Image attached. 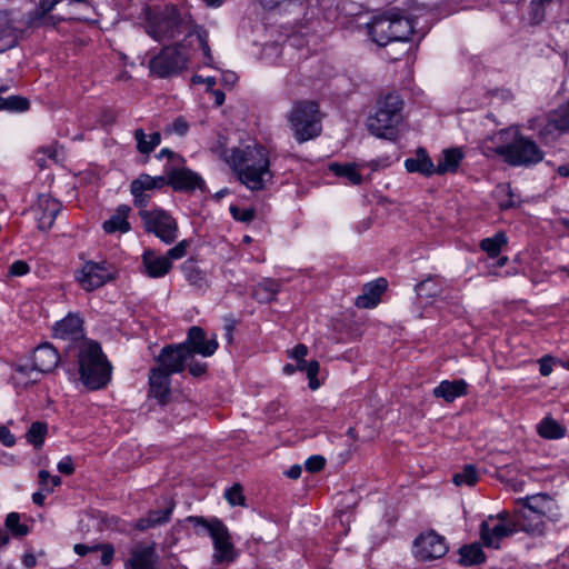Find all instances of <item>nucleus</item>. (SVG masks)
<instances>
[{
    "mask_svg": "<svg viewBox=\"0 0 569 569\" xmlns=\"http://www.w3.org/2000/svg\"><path fill=\"white\" fill-rule=\"evenodd\" d=\"M146 18V31L154 40L169 41L181 34L196 37L199 48L206 58L204 63L211 66L212 54L208 43V32L198 26H192L189 18L182 17L178 8L168 4L163 9L147 7L143 10Z\"/></svg>",
    "mask_w": 569,
    "mask_h": 569,
    "instance_id": "nucleus-1",
    "label": "nucleus"
},
{
    "mask_svg": "<svg viewBox=\"0 0 569 569\" xmlns=\"http://www.w3.org/2000/svg\"><path fill=\"white\" fill-rule=\"evenodd\" d=\"M224 161L237 172L239 180L250 190H261L272 178L268 151L260 144L233 148L222 152Z\"/></svg>",
    "mask_w": 569,
    "mask_h": 569,
    "instance_id": "nucleus-2",
    "label": "nucleus"
},
{
    "mask_svg": "<svg viewBox=\"0 0 569 569\" xmlns=\"http://www.w3.org/2000/svg\"><path fill=\"white\" fill-rule=\"evenodd\" d=\"M78 365L81 382L90 390L104 388L111 379L112 366L100 345L81 339L77 343Z\"/></svg>",
    "mask_w": 569,
    "mask_h": 569,
    "instance_id": "nucleus-3",
    "label": "nucleus"
},
{
    "mask_svg": "<svg viewBox=\"0 0 569 569\" xmlns=\"http://www.w3.org/2000/svg\"><path fill=\"white\" fill-rule=\"evenodd\" d=\"M286 120L298 143L313 140L322 131V113L315 100H296L286 113Z\"/></svg>",
    "mask_w": 569,
    "mask_h": 569,
    "instance_id": "nucleus-4",
    "label": "nucleus"
},
{
    "mask_svg": "<svg viewBox=\"0 0 569 569\" xmlns=\"http://www.w3.org/2000/svg\"><path fill=\"white\" fill-rule=\"evenodd\" d=\"M518 527L530 533H541L543 531L542 515L528 501L525 503V510L517 521L498 522L492 528L485 521L480 527V536L487 547L497 549L500 540L517 532Z\"/></svg>",
    "mask_w": 569,
    "mask_h": 569,
    "instance_id": "nucleus-5",
    "label": "nucleus"
},
{
    "mask_svg": "<svg viewBox=\"0 0 569 569\" xmlns=\"http://www.w3.org/2000/svg\"><path fill=\"white\" fill-rule=\"evenodd\" d=\"M403 101L396 92L387 93L377 101V110L368 118V130L378 138L395 140L402 121Z\"/></svg>",
    "mask_w": 569,
    "mask_h": 569,
    "instance_id": "nucleus-6",
    "label": "nucleus"
},
{
    "mask_svg": "<svg viewBox=\"0 0 569 569\" xmlns=\"http://www.w3.org/2000/svg\"><path fill=\"white\" fill-rule=\"evenodd\" d=\"M497 136L501 139L512 136L509 143L497 146L493 149V152L502 157L508 164L529 167L543 159V152L537 143L522 136L517 129L501 130Z\"/></svg>",
    "mask_w": 569,
    "mask_h": 569,
    "instance_id": "nucleus-7",
    "label": "nucleus"
},
{
    "mask_svg": "<svg viewBox=\"0 0 569 569\" xmlns=\"http://www.w3.org/2000/svg\"><path fill=\"white\" fill-rule=\"evenodd\" d=\"M367 29L371 39L380 47L393 41H408L413 33L411 19L398 14L375 18L367 24Z\"/></svg>",
    "mask_w": 569,
    "mask_h": 569,
    "instance_id": "nucleus-8",
    "label": "nucleus"
},
{
    "mask_svg": "<svg viewBox=\"0 0 569 569\" xmlns=\"http://www.w3.org/2000/svg\"><path fill=\"white\" fill-rule=\"evenodd\" d=\"M187 521L192 523L196 528L201 527L207 531L213 540L214 545V561L223 562L233 559V546L230 542V536L223 522L217 518L206 519L204 517L191 516Z\"/></svg>",
    "mask_w": 569,
    "mask_h": 569,
    "instance_id": "nucleus-9",
    "label": "nucleus"
},
{
    "mask_svg": "<svg viewBox=\"0 0 569 569\" xmlns=\"http://www.w3.org/2000/svg\"><path fill=\"white\" fill-rule=\"evenodd\" d=\"M189 53L182 43L164 47L150 60V70L159 78H168L187 69Z\"/></svg>",
    "mask_w": 569,
    "mask_h": 569,
    "instance_id": "nucleus-10",
    "label": "nucleus"
},
{
    "mask_svg": "<svg viewBox=\"0 0 569 569\" xmlns=\"http://www.w3.org/2000/svg\"><path fill=\"white\" fill-rule=\"evenodd\" d=\"M139 216L143 221L147 232L154 233L164 243H172L178 237V223L176 219L162 209L140 210Z\"/></svg>",
    "mask_w": 569,
    "mask_h": 569,
    "instance_id": "nucleus-11",
    "label": "nucleus"
},
{
    "mask_svg": "<svg viewBox=\"0 0 569 569\" xmlns=\"http://www.w3.org/2000/svg\"><path fill=\"white\" fill-rule=\"evenodd\" d=\"M114 277V268L106 261H87L82 268L74 273L76 280L86 291H93L113 280Z\"/></svg>",
    "mask_w": 569,
    "mask_h": 569,
    "instance_id": "nucleus-12",
    "label": "nucleus"
},
{
    "mask_svg": "<svg viewBox=\"0 0 569 569\" xmlns=\"http://www.w3.org/2000/svg\"><path fill=\"white\" fill-rule=\"evenodd\" d=\"M448 546L442 536L431 530L418 536L413 541V556L419 561H431L443 557Z\"/></svg>",
    "mask_w": 569,
    "mask_h": 569,
    "instance_id": "nucleus-13",
    "label": "nucleus"
},
{
    "mask_svg": "<svg viewBox=\"0 0 569 569\" xmlns=\"http://www.w3.org/2000/svg\"><path fill=\"white\" fill-rule=\"evenodd\" d=\"M191 360L190 351L187 345H171L162 348L157 357L158 367L162 372L168 375L182 372L187 363Z\"/></svg>",
    "mask_w": 569,
    "mask_h": 569,
    "instance_id": "nucleus-14",
    "label": "nucleus"
},
{
    "mask_svg": "<svg viewBox=\"0 0 569 569\" xmlns=\"http://www.w3.org/2000/svg\"><path fill=\"white\" fill-rule=\"evenodd\" d=\"M61 210V203L48 194H41L32 207L40 230H49Z\"/></svg>",
    "mask_w": 569,
    "mask_h": 569,
    "instance_id": "nucleus-15",
    "label": "nucleus"
},
{
    "mask_svg": "<svg viewBox=\"0 0 569 569\" xmlns=\"http://www.w3.org/2000/svg\"><path fill=\"white\" fill-rule=\"evenodd\" d=\"M181 345L188 346L191 359L194 353L203 357H210L218 349L216 337L207 339L204 330L198 326H193L189 329L187 340Z\"/></svg>",
    "mask_w": 569,
    "mask_h": 569,
    "instance_id": "nucleus-16",
    "label": "nucleus"
},
{
    "mask_svg": "<svg viewBox=\"0 0 569 569\" xmlns=\"http://www.w3.org/2000/svg\"><path fill=\"white\" fill-rule=\"evenodd\" d=\"M166 179L167 184H170L178 191H191L197 188L201 189L204 186V181L199 174L186 168L171 170Z\"/></svg>",
    "mask_w": 569,
    "mask_h": 569,
    "instance_id": "nucleus-17",
    "label": "nucleus"
},
{
    "mask_svg": "<svg viewBox=\"0 0 569 569\" xmlns=\"http://www.w3.org/2000/svg\"><path fill=\"white\" fill-rule=\"evenodd\" d=\"M569 130V101L560 106L551 116L540 131L542 139H551Z\"/></svg>",
    "mask_w": 569,
    "mask_h": 569,
    "instance_id": "nucleus-18",
    "label": "nucleus"
},
{
    "mask_svg": "<svg viewBox=\"0 0 569 569\" xmlns=\"http://www.w3.org/2000/svg\"><path fill=\"white\" fill-rule=\"evenodd\" d=\"M174 509V501L168 497L162 499V503L157 510H150L146 517L140 518L136 528L139 530H147L149 528L167 523Z\"/></svg>",
    "mask_w": 569,
    "mask_h": 569,
    "instance_id": "nucleus-19",
    "label": "nucleus"
},
{
    "mask_svg": "<svg viewBox=\"0 0 569 569\" xmlns=\"http://www.w3.org/2000/svg\"><path fill=\"white\" fill-rule=\"evenodd\" d=\"M60 361L57 349L49 342L38 346L33 352V368L42 373L51 372Z\"/></svg>",
    "mask_w": 569,
    "mask_h": 569,
    "instance_id": "nucleus-20",
    "label": "nucleus"
},
{
    "mask_svg": "<svg viewBox=\"0 0 569 569\" xmlns=\"http://www.w3.org/2000/svg\"><path fill=\"white\" fill-rule=\"evenodd\" d=\"M83 320L79 313H68L62 320L56 322L53 336L63 340H78L82 337Z\"/></svg>",
    "mask_w": 569,
    "mask_h": 569,
    "instance_id": "nucleus-21",
    "label": "nucleus"
},
{
    "mask_svg": "<svg viewBox=\"0 0 569 569\" xmlns=\"http://www.w3.org/2000/svg\"><path fill=\"white\" fill-rule=\"evenodd\" d=\"M170 375L160 369L152 368L149 375L150 395H152L160 405H166L171 395Z\"/></svg>",
    "mask_w": 569,
    "mask_h": 569,
    "instance_id": "nucleus-22",
    "label": "nucleus"
},
{
    "mask_svg": "<svg viewBox=\"0 0 569 569\" xmlns=\"http://www.w3.org/2000/svg\"><path fill=\"white\" fill-rule=\"evenodd\" d=\"M387 280L385 278H379L373 282L366 283L362 289V293L357 297L356 306L358 308H373L379 301L381 295L387 289Z\"/></svg>",
    "mask_w": 569,
    "mask_h": 569,
    "instance_id": "nucleus-23",
    "label": "nucleus"
},
{
    "mask_svg": "<svg viewBox=\"0 0 569 569\" xmlns=\"http://www.w3.org/2000/svg\"><path fill=\"white\" fill-rule=\"evenodd\" d=\"M142 263L146 273L150 278L166 276L172 268V262L166 256H158L154 251L148 250L142 256Z\"/></svg>",
    "mask_w": 569,
    "mask_h": 569,
    "instance_id": "nucleus-24",
    "label": "nucleus"
},
{
    "mask_svg": "<svg viewBox=\"0 0 569 569\" xmlns=\"http://www.w3.org/2000/svg\"><path fill=\"white\" fill-rule=\"evenodd\" d=\"M131 208L128 204H120L114 213L102 223V229L106 233L121 232L126 233L131 230V224L128 221V216Z\"/></svg>",
    "mask_w": 569,
    "mask_h": 569,
    "instance_id": "nucleus-25",
    "label": "nucleus"
},
{
    "mask_svg": "<svg viewBox=\"0 0 569 569\" xmlns=\"http://www.w3.org/2000/svg\"><path fill=\"white\" fill-rule=\"evenodd\" d=\"M468 385L465 380H443L435 389L433 396L446 402H452L459 397L467 395Z\"/></svg>",
    "mask_w": 569,
    "mask_h": 569,
    "instance_id": "nucleus-26",
    "label": "nucleus"
},
{
    "mask_svg": "<svg viewBox=\"0 0 569 569\" xmlns=\"http://www.w3.org/2000/svg\"><path fill=\"white\" fill-rule=\"evenodd\" d=\"M405 167L408 172H418L427 177L436 173V167L423 148H418L415 157L406 159Z\"/></svg>",
    "mask_w": 569,
    "mask_h": 569,
    "instance_id": "nucleus-27",
    "label": "nucleus"
},
{
    "mask_svg": "<svg viewBox=\"0 0 569 569\" xmlns=\"http://www.w3.org/2000/svg\"><path fill=\"white\" fill-rule=\"evenodd\" d=\"M156 559L152 547L138 548L132 551L128 569H156Z\"/></svg>",
    "mask_w": 569,
    "mask_h": 569,
    "instance_id": "nucleus-28",
    "label": "nucleus"
},
{
    "mask_svg": "<svg viewBox=\"0 0 569 569\" xmlns=\"http://www.w3.org/2000/svg\"><path fill=\"white\" fill-rule=\"evenodd\" d=\"M280 287L279 281L274 279H264L252 289L251 296L261 303L270 302L279 292Z\"/></svg>",
    "mask_w": 569,
    "mask_h": 569,
    "instance_id": "nucleus-29",
    "label": "nucleus"
},
{
    "mask_svg": "<svg viewBox=\"0 0 569 569\" xmlns=\"http://www.w3.org/2000/svg\"><path fill=\"white\" fill-rule=\"evenodd\" d=\"M17 44L16 29L7 13L0 12V52L6 51Z\"/></svg>",
    "mask_w": 569,
    "mask_h": 569,
    "instance_id": "nucleus-30",
    "label": "nucleus"
},
{
    "mask_svg": "<svg viewBox=\"0 0 569 569\" xmlns=\"http://www.w3.org/2000/svg\"><path fill=\"white\" fill-rule=\"evenodd\" d=\"M538 433L545 439H561L566 436L567 429L557 420L546 417L537 427Z\"/></svg>",
    "mask_w": 569,
    "mask_h": 569,
    "instance_id": "nucleus-31",
    "label": "nucleus"
},
{
    "mask_svg": "<svg viewBox=\"0 0 569 569\" xmlns=\"http://www.w3.org/2000/svg\"><path fill=\"white\" fill-rule=\"evenodd\" d=\"M462 159V153L459 149L445 150L442 158L436 167V173L443 174L447 172H456Z\"/></svg>",
    "mask_w": 569,
    "mask_h": 569,
    "instance_id": "nucleus-32",
    "label": "nucleus"
},
{
    "mask_svg": "<svg viewBox=\"0 0 569 569\" xmlns=\"http://www.w3.org/2000/svg\"><path fill=\"white\" fill-rule=\"evenodd\" d=\"M459 562L462 566L479 565L485 561V553L480 545L472 543L463 546L459 549Z\"/></svg>",
    "mask_w": 569,
    "mask_h": 569,
    "instance_id": "nucleus-33",
    "label": "nucleus"
},
{
    "mask_svg": "<svg viewBox=\"0 0 569 569\" xmlns=\"http://www.w3.org/2000/svg\"><path fill=\"white\" fill-rule=\"evenodd\" d=\"M166 184H167L166 177H162V176L151 177L149 174L142 173L137 179L131 181L130 188H134V190L148 192V191L161 189Z\"/></svg>",
    "mask_w": 569,
    "mask_h": 569,
    "instance_id": "nucleus-34",
    "label": "nucleus"
},
{
    "mask_svg": "<svg viewBox=\"0 0 569 569\" xmlns=\"http://www.w3.org/2000/svg\"><path fill=\"white\" fill-rule=\"evenodd\" d=\"M133 134L137 141V149L142 154H149L161 142V136L159 132L151 133L149 139H147V134L142 129L134 130Z\"/></svg>",
    "mask_w": 569,
    "mask_h": 569,
    "instance_id": "nucleus-35",
    "label": "nucleus"
},
{
    "mask_svg": "<svg viewBox=\"0 0 569 569\" xmlns=\"http://www.w3.org/2000/svg\"><path fill=\"white\" fill-rule=\"evenodd\" d=\"M183 273L187 278V280L190 282V284L202 289L208 286V279L206 273L200 270L194 262L192 261H186L182 264Z\"/></svg>",
    "mask_w": 569,
    "mask_h": 569,
    "instance_id": "nucleus-36",
    "label": "nucleus"
},
{
    "mask_svg": "<svg viewBox=\"0 0 569 569\" xmlns=\"http://www.w3.org/2000/svg\"><path fill=\"white\" fill-rule=\"evenodd\" d=\"M330 170L338 177L347 178L352 184H360L362 181L361 174L357 170L355 163H331Z\"/></svg>",
    "mask_w": 569,
    "mask_h": 569,
    "instance_id": "nucleus-37",
    "label": "nucleus"
},
{
    "mask_svg": "<svg viewBox=\"0 0 569 569\" xmlns=\"http://www.w3.org/2000/svg\"><path fill=\"white\" fill-rule=\"evenodd\" d=\"M507 244V236L498 232L491 238H485L480 242V248L488 253L489 257H498L502 246Z\"/></svg>",
    "mask_w": 569,
    "mask_h": 569,
    "instance_id": "nucleus-38",
    "label": "nucleus"
},
{
    "mask_svg": "<svg viewBox=\"0 0 569 569\" xmlns=\"http://www.w3.org/2000/svg\"><path fill=\"white\" fill-rule=\"evenodd\" d=\"M30 108V102L22 96H9L7 98L0 96V110L10 112H23Z\"/></svg>",
    "mask_w": 569,
    "mask_h": 569,
    "instance_id": "nucleus-39",
    "label": "nucleus"
},
{
    "mask_svg": "<svg viewBox=\"0 0 569 569\" xmlns=\"http://www.w3.org/2000/svg\"><path fill=\"white\" fill-rule=\"evenodd\" d=\"M47 431L48 427L46 422L36 421L30 426L27 432V440L33 445L34 448H40L44 442Z\"/></svg>",
    "mask_w": 569,
    "mask_h": 569,
    "instance_id": "nucleus-40",
    "label": "nucleus"
},
{
    "mask_svg": "<svg viewBox=\"0 0 569 569\" xmlns=\"http://www.w3.org/2000/svg\"><path fill=\"white\" fill-rule=\"evenodd\" d=\"M6 529L9 530L12 536L21 538L28 535L29 527L20 522V515L18 512H10L6 517Z\"/></svg>",
    "mask_w": 569,
    "mask_h": 569,
    "instance_id": "nucleus-41",
    "label": "nucleus"
},
{
    "mask_svg": "<svg viewBox=\"0 0 569 569\" xmlns=\"http://www.w3.org/2000/svg\"><path fill=\"white\" fill-rule=\"evenodd\" d=\"M452 481L456 486H473L478 481V472L475 466L467 465L462 471L457 472L452 477Z\"/></svg>",
    "mask_w": 569,
    "mask_h": 569,
    "instance_id": "nucleus-42",
    "label": "nucleus"
},
{
    "mask_svg": "<svg viewBox=\"0 0 569 569\" xmlns=\"http://www.w3.org/2000/svg\"><path fill=\"white\" fill-rule=\"evenodd\" d=\"M419 297H435L440 292L439 286L431 278H428L416 286Z\"/></svg>",
    "mask_w": 569,
    "mask_h": 569,
    "instance_id": "nucleus-43",
    "label": "nucleus"
},
{
    "mask_svg": "<svg viewBox=\"0 0 569 569\" xmlns=\"http://www.w3.org/2000/svg\"><path fill=\"white\" fill-rule=\"evenodd\" d=\"M224 497L231 506H242L244 503L242 487L238 483L229 488L226 491Z\"/></svg>",
    "mask_w": 569,
    "mask_h": 569,
    "instance_id": "nucleus-44",
    "label": "nucleus"
},
{
    "mask_svg": "<svg viewBox=\"0 0 569 569\" xmlns=\"http://www.w3.org/2000/svg\"><path fill=\"white\" fill-rule=\"evenodd\" d=\"M190 247L189 240H182L178 242L174 247L168 250L166 258H169V261L181 259L187 254L188 248Z\"/></svg>",
    "mask_w": 569,
    "mask_h": 569,
    "instance_id": "nucleus-45",
    "label": "nucleus"
},
{
    "mask_svg": "<svg viewBox=\"0 0 569 569\" xmlns=\"http://www.w3.org/2000/svg\"><path fill=\"white\" fill-rule=\"evenodd\" d=\"M319 368H320L319 362L316 360L309 361L308 366H306L305 372L309 379V387L312 390L318 389L320 386L319 381L317 380V375L319 372Z\"/></svg>",
    "mask_w": 569,
    "mask_h": 569,
    "instance_id": "nucleus-46",
    "label": "nucleus"
},
{
    "mask_svg": "<svg viewBox=\"0 0 569 569\" xmlns=\"http://www.w3.org/2000/svg\"><path fill=\"white\" fill-rule=\"evenodd\" d=\"M230 212L236 220L241 222H250L254 218L253 209H240L238 207H231Z\"/></svg>",
    "mask_w": 569,
    "mask_h": 569,
    "instance_id": "nucleus-47",
    "label": "nucleus"
},
{
    "mask_svg": "<svg viewBox=\"0 0 569 569\" xmlns=\"http://www.w3.org/2000/svg\"><path fill=\"white\" fill-rule=\"evenodd\" d=\"M61 0H41L39 4V9H37L33 13L32 20H38L43 18L48 12H50L54 6Z\"/></svg>",
    "mask_w": 569,
    "mask_h": 569,
    "instance_id": "nucleus-48",
    "label": "nucleus"
},
{
    "mask_svg": "<svg viewBox=\"0 0 569 569\" xmlns=\"http://www.w3.org/2000/svg\"><path fill=\"white\" fill-rule=\"evenodd\" d=\"M130 192L133 197V204L141 210L147 207L150 200V194L146 191L134 190V188H130Z\"/></svg>",
    "mask_w": 569,
    "mask_h": 569,
    "instance_id": "nucleus-49",
    "label": "nucleus"
},
{
    "mask_svg": "<svg viewBox=\"0 0 569 569\" xmlns=\"http://www.w3.org/2000/svg\"><path fill=\"white\" fill-rule=\"evenodd\" d=\"M30 271L29 264L23 260L14 261L9 269V274L13 277H21Z\"/></svg>",
    "mask_w": 569,
    "mask_h": 569,
    "instance_id": "nucleus-50",
    "label": "nucleus"
},
{
    "mask_svg": "<svg viewBox=\"0 0 569 569\" xmlns=\"http://www.w3.org/2000/svg\"><path fill=\"white\" fill-rule=\"evenodd\" d=\"M326 460L321 456H312L306 461V469L310 472L320 471L325 467Z\"/></svg>",
    "mask_w": 569,
    "mask_h": 569,
    "instance_id": "nucleus-51",
    "label": "nucleus"
},
{
    "mask_svg": "<svg viewBox=\"0 0 569 569\" xmlns=\"http://www.w3.org/2000/svg\"><path fill=\"white\" fill-rule=\"evenodd\" d=\"M552 362L553 358L550 356H545L539 360V371L541 376L547 377L552 372Z\"/></svg>",
    "mask_w": 569,
    "mask_h": 569,
    "instance_id": "nucleus-52",
    "label": "nucleus"
},
{
    "mask_svg": "<svg viewBox=\"0 0 569 569\" xmlns=\"http://www.w3.org/2000/svg\"><path fill=\"white\" fill-rule=\"evenodd\" d=\"M188 129V122L182 117L177 118L171 124V131L179 136H184Z\"/></svg>",
    "mask_w": 569,
    "mask_h": 569,
    "instance_id": "nucleus-53",
    "label": "nucleus"
},
{
    "mask_svg": "<svg viewBox=\"0 0 569 569\" xmlns=\"http://www.w3.org/2000/svg\"><path fill=\"white\" fill-rule=\"evenodd\" d=\"M51 481L52 487H58L61 483V479L58 476H51L47 470H40L39 481L41 486H47L48 481Z\"/></svg>",
    "mask_w": 569,
    "mask_h": 569,
    "instance_id": "nucleus-54",
    "label": "nucleus"
},
{
    "mask_svg": "<svg viewBox=\"0 0 569 569\" xmlns=\"http://www.w3.org/2000/svg\"><path fill=\"white\" fill-rule=\"evenodd\" d=\"M187 365L189 367V372L193 377H200L203 373H206V371H207V365L204 362H198V361L194 362L191 359V360H189V362Z\"/></svg>",
    "mask_w": 569,
    "mask_h": 569,
    "instance_id": "nucleus-55",
    "label": "nucleus"
},
{
    "mask_svg": "<svg viewBox=\"0 0 569 569\" xmlns=\"http://www.w3.org/2000/svg\"><path fill=\"white\" fill-rule=\"evenodd\" d=\"M58 470L67 476H70L74 472V466L72 462L71 457H64L59 463H58Z\"/></svg>",
    "mask_w": 569,
    "mask_h": 569,
    "instance_id": "nucleus-56",
    "label": "nucleus"
},
{
    "mask_svg": "<svg viewBox=\"0 0 569 569\" xmlns=\"http://www.w3.org/2000/svg\"><path fill=\"white\" fill-rule=\"evenodd\" d=\"M0 441L7 447H11L16 442L14 436L6 426L0 427Z\"/></svg>",
    "mask_w": 569,
    "mask_h": 569,
    "instance_id": "nucleus-57",
    "label": "nucleus"
},
{
    "mask_svg": "<svg viewBox=\"0 0 569 569\" xmlns=\"http://www.w3.org/2000/svg\"><path fill=\"white\" fill-rule=\"evenodd\" d=\"M308 353V348L305 345H297L290 352V357L296 360H302Z\"/></svg>",
    "mask_w": 569,
    "mask_h": 569,
    "instance_id": "nucleus-58",
    "label": "nucleus"
},
{
    "mask_svg": "<svg viewBox=\"0 0 569 569\" xmlns=\"http://www.w3.org/2000/svg\"><path fill=\"white\" fill-rule=\"evenodd\" d=\"M114 550L110 545L102 547L101 562L102 565H109L113 558Z\"/></svg>",
    "mask_w": 569,
    "mask_h": 569,
    "instance_id": "nucleus-59",
    "label": "nucleus"
},
{
    "mask_svg": "<svg viewBox=\"0 0 569 569\" xmlns=\"http://www.w3.org/2000/svg\"><path fill=\"white\" fill-rule=\"evenodd\" d=\"M191 81L193 83H206L207 88L209 90L212 89L217 83L216 78H213V77L202 78L201 76H198V74L193 76Z\"/></svg>",
    "mask_w": 569,
    "mask_h": 569,
    "instance_id": "nucleus-60",
    "label": "nucleus"
},
{
    "mask_svg": "<svg viewBox=\"0 0 569 569\" xmlns=\"http://www.w3.org/2000/svg\"><path fill=\"white\" fill-rule=\"evenodd\" d=\"M302 469L299 465H293L286 471V476L291 479H298L301 476Z\"/></svg>",
    "mask_w": 569,
    "mask_h": 569,
    "instance_id": "nucleus-61",
    "label": "nucleus"
},
{
    "mask_svg": "<svg viewBox=\"0 0 569 569\" xmlns=\"http://www.w3.org/2000/svg\"><path fill=\"white\" fill-rule=\"evenodd\" d=\"M210 90H211L212 96H213V98H214L216 106H218V107H219V106H222V104H223V102H224V99H226V94H224V92H223V91H221V90H218V89H217V90H214L213 88H212V89H210Z\"/></svg>",
    "mask_w": 569,
    "mask_h": 569,
    "instance_id": "nucleus-62",
    "label": "nucleus"
},
{
    "mask_svg": "<svg viewBox=\"0 0 569 569\" xmlns=\"http://www.w3.org/2000/svg\"><path fill=\"white\" fill-rule=\"evenodd\" d=\"M22 563L26 568H33L37 563L36 557L32 553H26L22 558Z\"/></svg>",
    "mask_w": 569,
    "mask_h": 569,
    "instance_id": "nucleus-63",
    "label": "nucleus"
},
{
    "mask_svg": "<svg viewBox=\"0 0 569 569\" xmlns=\"http://www.w3.org/2000/svg\"><path fill=\"white\" fill-rule=\"evenodd\" d=\"M236 81H237V76H236V73H234V72L227 71V72H224V73H223V76H222V82H223L224 84H230V86H232V84H234V83H236Z\"/></svg>",
    "mask_w": 569,
    "mask_h": 569,
    "instance_id": "nucleus-64",
    "label": "nucleus"
}]
</instances>
